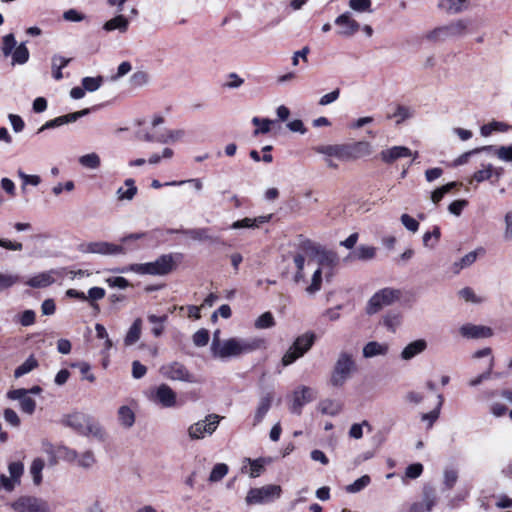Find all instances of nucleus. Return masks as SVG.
Masks as SVG:
<instances>
[{"instance_id": "79ce46f5", "label": "nucleus", "mask_w": 512, "mask_h": 512, "mask_svg": "<svg viewBox=\"0 0 512 512\" xmlns=\"http://www.w3.org/2000/svg\"><path fill=\"white\" fill-rule=\"evenodd\" d=\"M509 129V125L504 122L492 121L486 125H483L480 129L481 135L487 137L494 131L506 132Z\"/></svg>"}, {"instance_id": "052dcab7", "label": "nucleus", "mask_w": 512, "mask_h": 512, "mask_svg": "<svg viewBox=\"0 0 512 512\" xmlns=\"http://www.w3.org/2000/svg\"><path fill=\"white\" fill-rule=\"evenodd\" d=\"M371 0H350L349 7L356 12H371Z\"/></svg>"}, {"instance_id": "72a5a7b5", "label": "nucleus", "mask_w": 512, "mask_h": 512, "mask_svg": "<svg viewBox=\"0 0 512 512\" xmlns=\"http://www.w3.org/2000/svg\"><path fill=\"white\" fill-rule=\"evenodd\" d=\"M185 136L183 129L165 130L158 135V143L169 144L181 141Z\"/></svg>"}, {"instance_id": "6e6d98bb", "label": "nucleus", "mask_w": 512, "mask_h": 512, "mask_svg": "<svg viewBox=\"0 0 512 512\" xmlns=\"http://www.w3.org/2000/svg\"><path fill=\"white\" fill-rule=\"evenodd\" d=\"M228 473V466L224 463L216 464L209 476L210 482H218L223 479Z\"/></svg>"}, {"instance_id": "338daca9", "label": "nucleus", "mask_w": 512, "mask_h": 512, "mask_svg": "<svg viewBox=\"0 0 512 512\" xmlns=\"http://www.w3.org/2000/svg\"><path fill=\"white\" fill-rule=\"evenodd\" d=\"M300 357H302L301 353H299L297 349L292 345L284 354L282 358V364L284 366H288L295 362Z\"/></svg>"}, {"instance_id": "393cba45", "label": "nucleus", "mask_w": 512, "mask_h": 512, "mask_svg": "<svg viewBox=\"0 0 512 512\" xmlns=\"http://www.w3.org/2000/svg\"><path fill=\"white\" fill-rule=\"evenodd\" d=\"M427 348V342L424 339H417L415 341L410 342L408 345L404 347L401 352V358L403 360H411L415 356L424 352Z\"/></svg>"}, {"instance_id": "09e8293b", "label": "nucleus", "mask_w": 512, "mask_h": 512, "mask_svg": "<svg viewBox=\"0 0 512 512\" xmlns=\"http://www.w3.org/2000/svg\"><path fill=\"white\" fill-rule=\"evenodd\" d=\"M105 295V289L101 287H92L88 290V293L86 295V301H88L94 309L98 310L99 307L96 304V302L103 299Z\"/></svg>"}, {"instance_id": "b1692460", "label": "nucleus", "mask_w": 512, "mask_h": 512, "mask_svg": "<svg viewBox=\"0 0 512 512\" xmlns=\"http://www.w3.org/2000/svg\"><path fill=\"white\" fill-rule=\"evenodd\" d=\"M411 155L412 151L405 146H393L379 153L381 161L387 164H391L400 158L410 157Z\"/></svg>"}, {"instance_id": "37998d69", "label": "nucleus", "mask_w": 512, "mask_h": 512, "mask_svg": "<svg viewBox=\"0 0 512 512\" xmlns=\"http://www.w3.org/2000/svg\"><path fill=\"white\" fill-rule=\"evenodd\" d=\"M167 315L156 316L154 314L148 315V321L153 324L152 333L154 336L159 337L164 331V323L167 321Z\"/></svg>"}, {"instance_id": "f03ea898", "label": "nucleus", "mask_w": 512, "mask_h": 512, "mask_svg": "<svg viewBox=\"0 0 512 512\" xmlns=\"http://www.w3.org/2000/svg\"><path fill=\"white\" fill-rule=\"evenodd\" d=\"M181 258V254H163L153 262L131 264L128 267L120 269L119 272H133L140 275L163 276L172 272Z\"/></svg>"}, {"instance_id": "cd10ccee", "label": "nucleus", "mask_w": 512, "mask_h": 512, "mask_svg": "<svg viewBox=\"0 0 512 512\" xmlns=\"http://www.w3.org/2000/svg\"><path fill=\"white\" fill-rule=\"evenodd\" d=\"M129 21L123 15H117L114 18L106 21L103 29L107 32L118 30L120 33H125L128 30Z\"/></svg>"}, {"instance_id": "6ab92c4d", "label": "nucleus", "mask_w": 512, "mask_h": 512, "mask_svg": "<svg viewBox=\"0 0 512 512\" xmlns=\"http://www.w3.org/2000/svg\"><path fill=\"white\" fill-rule=\"evenodd\" d=\"M90 109L86 108L77 112L69 113L66 115L58 116L52 120L47 121L43 124L39 129L38 133L43 132L46 129H52L56 127H60L65 124L76 122L79 118L88 115Z\"/></svg>"}, {"instance_id": "6e6552de", "label": "nucleus", "mask_w": 512, "mask_h": 512, "mask_svg": "<svg viewBox=\"0 0 512 512\" xmlns=\"http://www.w3.org/2000/svg\"><path fill=\"white\" fill-rule=\"evenodd\" d=\"M282 488L279 485L269 484L259 488H251L246 497L247 505L265 504L278 499L281 496Z\"/></svg>"}, {"instance_id": "680f3d73", "label": "nucleus", "mask_w": 512, "mask_h": 512, "mask_svg": "<svg viewBox=\"0 0 512 512\" xmlns=\"http://www.w3.org/2000/svg\"><path fill=\"white\" fill-rule=\"evenodd\" d=\"M184 233L189 235L194 240H198V241L212 240V237L208 234L207 228L187 230V231H184Z\"/></svg>"}, {"instance_id": "473e14b6", "label": "nucleus", "mask_w": 512, "mask_h": 512, "mask_svg": "<svg viewBox=\"0 0 512 512\" xmlns=\"http://www.w3.org/2000/svg\"><path fill=\"white\" fill-rule=\"evenodd\" d=\"M315 341L314 333H305L296 338L293 343V346L297 349L299 353L303 356L307 351L310 350Z\"/></svg>"}, {"instance_id": "412c9836", "label": "nucleus", "mask_w": 512, "mask_h": 512, "mask_svg": "<svg viewBox=\"0 0 512 512\" xmlns=\"http://www.w3.org/2000/svg\"><path fill=\"white\" fill-rule=\"evenodd\" d=\"M335 24L339 27L337 34L342 37H350L360 29V24L348 12L339 15Z\"/></svg>"}, {"instance_id": "5701e85b", "label": "nucleus", "mask_w": 512, "mask_h": 512, "mask_svg": "<svg viewBox=\"0 0 512 512\" xmlns=\"http://www.w3.org/2000/svg\"><path fill=\"white\" fill-rule=\"evenodd\" d=\"M272 402L273 395L271 393H266L265 395L260 397L253 414V427L258 426L264 420L265 416L267 415L272 406Z\"/></svg>"}, {"instance_id": "20e7f679", "label": "nucleus", "mask_w": 512, "mask_h": 512, "mask_svg": "<svg viewBox=\"0 0 512 512\" xmlns=\"http://www.w3.org/2000/svg\"><path fill=\"white\" fill-rule=\"evenodd\" d=\"M356 369L352 354L345 351L340 352L332 369L330 384L337 388L343 387Z\"/></svg>"}, {"instance_id": "dca6fc26", "label": "nucleus", "mask_w": 512, "mask_h": 512, "mask_svg": "<svg viewBox=\"0 0 512 512\" xmlns=\"http://www.w3.org/2000/svg\"><path fill=\"white\" fill-rule=\"evenodd\" d=\"M137 402L131 400L129 404H123L117 409V420L124 429H130L136 421Z\"/></svg>"}, {"instance_id": "423d86ee", "label": "nucleus", "mask_w": 512, "mask_h": 512, "mask_svg": "<svg viewBox=\"0 0 512 512\" xmlns=\"http://www.w3.org/2000/svg\"><path fill=\"white\" fill-rule=\"evenodd\" d=\"M1 50L5 57H12V65H23L29 60V50L26 42L17 45L13 33H9L2 38Z\"/></svg>"}, {"instance_id": "13d9d810", "label": "nucleus", "mask_w": 512, "mask_h": 512, "mask_svg": "<svg viewBox=\"0 0 512 512\" xmlns=\"http://www.w3.org/2000/svg\"><path fill=\"white\" fill-rule=\"evenodd\" d=\"M321 283H322V271L320 268H317L314 272H313V276H312V282L311 284L306 288V292L310 295L316 293L317 291L320 290L321 288Z\"/></svg>"}, {"instance_id": "a878e982", "label": "nucleus", "mask_w": 512, "mask_h": 512, "mask_svg": "<svg viewBox=\"0 0 512 512\" xmlns=\"http://www.w3.org/2000/svg\"><path fill=\"white\" fill-rule=\"evenodd\" d=\"M243 463L244 464L241 468L242 472L248 473L251 478H256L263 472L265 460L263 458H258L255 460L245 458Z\"/></svg>"}, {"instance_id": "69168bd1", "label": "nucleus", "mask_w": 512, "mask_h": 512, "mask_svg": "<svg viewBox=\"0 0 512 512\" xmlns=\"http://www.w3.org/2000/svg\"><path fill=\"white\" fill-rule=\"evenodd\" d=\"M8 470L10 477L20 484V478L24 471L23 464L21 462H12L9 464Z\"/></svg>"}, {"instance_id": "f8f14e48", "label": "nucleus", "mask_w": 512, "mask_h": 512, "mask_svg": "<svg viewBox=\"0 0 512 512\" xmlns=\"http://www.w3.org/2000/svg\"><path fill=\"white\" fill-rule=\"evenodd\" d=\"M161 375L172 381H181L195 383L196 379L193 374L180 362H171L160 367Z\"/></svg>"}, {"instance_id": "58836bf2", "label": "nucleus", "mask_w": 512, "mask_h": 512, "mask_svg": "<svg viewBox=\"0 0 512 512\" xmlns=\"http://www.w3.org/2000/svg\"><path fill=\"white\" fill-rule=\"evenodd\" d=\"M78 162L81 166L93 170L98 169L101 165V159L95 152L80 156Z\"/></svg>"}, {"instance_id": "0eeeda50", "label": "nucleus", "mask_w": 512, "mask_h": 512, "mask_svg": "<svg viewBox=\"0 0 512 512\" xmlns=\"http://www.w3.org/2000/svg\"><path fill=\"white\" fill-rule=\"evenodd\" d=\"M401 297V291L394 288H383L374 293L366 305V313L373 315L378 313L384 307L393 304Z\"/></svg>"}, {"instance_id": "f704fd0d", "label": "nucleus", "mask_w": 512, "mask_h": 512, "mask_svg": "<svg viewBox=\"0 0 512 512\" xmlns=\"http://www.w3.org/2000/svg\"><path fill=\"white\" fill-rule=\"evenodd\" d=\"M141 329H142V320L140 318H137L131 327L129 328L124 343L126 346H131L135 344L139 339L141 335Z\"/></svg>"}, {"instance_id": "774afa93", "label": "nucleus", "mask_w": 512, "mask_h": 512, "mask_svg": "<svg viewBox=\"0 0 512 512\" xmlns=\"http://www.w3.org/2000/svg\"><path fill=\"white\" fill-rule=\"evenodd\" d=\"M19 281V277L13 274H0V292L13 286Z\"/></svg>"}, {"instance_id": "bb28decb", "label": "nucleus", "mask_w": 512, "mask_h": 512, "mask_svg": "<svg viewBox=\"0 0 512 512\" xmlns=\"http://www.w3.org/2000/svg\"><path fill=\"white\" fill-rule=\"evenodd\" d=\"M126 189L124 187H119L116 191V197L119 201H131L136 196L138 189L135 185V181L131 178L126 179L124 182Z\"/></svg>"}, {"instance_id": "4d7b16f0", "label": "nucleus", "mask_w": 512, "mask_h": 512, "mask_svg": "<svg viewBox=\"0 0 512 512\" xmlns=\"http://www.w3.org/2000/svg\"><path fill=\"white\" fill-rule=\"evenodd\" d=\"M275 325V320L271 312H265L255 321L257 329H267Z\"/></svg>"}, {"instance_id": "2eb2a0df", "label": "nucleus", "mask_w": 512, "mask_h": 512, "mask_svg": "<svg viewBox=\"0 0 512 512\" xmlns=\"http://www.w3.org/2000/svg\"><path fill=\"white\" fill-rule=\"evenodd\" d=\"M293 401L290 407L292 413L301 414L302 407L316 398L315 391L308 386H299L293 391Z\"/></svg>"}, {"instance_id": "1a4fd4ad", "label": "nucleus", "mask_w": 512, "mask_h": 512, "mask_svg": "<svg viewBox=\"0 0 512 512\" xmlns=\"http://www.w3.org/2000/svg\"><path fill=\"white\" fill-rule=\"evenodd\" d=\"M221 417L217 414H209L203 420H199L188 428V435L192 440H200L212 435L217 429Z\"/></svg>"}, {"instance_id": "e2e57ef3", "label": "nucleus", "mask_w": 512, "mask_h": 512, "mask_svg": "<svg viewBox=\"0 0 512 512\" xmlns=\"http://www.w3.org/2000/svg\"><path fill=\"white\" fill-rule=\"evenodd\" d=\"M73 367H78L80 370V373L82 374V378L85 380H88L89 382L93 383L96 380L95 375L91 372V366L87 362H80L77 364H73Z\"/></svg>"}, {"instance_id": "c9c22d12", "label": "nucleus", "mask_w": 512, "mask_h": 512, "mask_svg": "<svg viewBox=\"0 0 512 512\" xmlns=\"http://www.w3.org/2000/svg\"><path fill=\"white\" fill-rule=\"evenodd\" d=\"M319 410L330 416L338 415L342 410V404L338 401L326 399L319 403Z\"/></svg>"}, {"instance_id": "ea45409f", "label": "nucleus", "mask_w": 512, "mask_h": 512, "mask_svg": "<svg viewBox=\"0 0 512 512\" xmlns=\"http://www.w3.org/2000/svg\"><path fill=\"white\" fill-rule=\"evenodd\" d=\"M443 401H444L443 396L441 394H439L438 395V404L435 407V409H433L432 411H430L428 413H423L421 415V420L423 422L427 423L428 428H431L433 426V424L435 423V421L439 418L440 409L443 404Z\"/></svg>"}, {"instance_id": "a19ab883", "label": "nucleus", "mask_w": 512, "mask_h": 512, "mask_svg": "<svg viewBox=\"0 0 512 512\" xmlns=\"http://www.w3.org/2000/svg\"><path fill=\"white\" fill-rule=\"evenodd\" d=\"M44 466V460L41 458L34 459L30 466V473L32 475L33 482L37 486L42 482V470L44 469Z\"/></svg>"}, {"instance_id": "4468645a", "label": "nucleus", "mask_w": 512, "mask_h": 512, "mask_svg": "<svg viewBox=\"0 0 512 512\" xmlns=\"http://www.w3.org/2000/svg\"><path fill=\"white\" fill-rule=\"evenodd\" d=\"M151 400L164 408L177 406V395L167 384H161L151 392Z\"/></svg>"}, {"instance_id": "2f4dec72", "label": "nucleus", "mask_w": 512, "mask_h": 512, "mask_svg": "<svg viewBox=\"0 0 512 512\" xmlns=\"http://www.w3.org/2000/svg\"><path fill=\"white\" fill-rule=\"evenodd\" d=\"M388 352V345L376 341L368 342L363 347V356L365 358H372L375 356L386 355Z\"/></svg>"}, {"instance_id": "4c0bfd02", "label": "nucleus", "mask_w": 512, "mask_h": 512, "mask_svg": "<svg viewBox=\"0 0 512 512\" xmlns=\"http://www.w3.org/2000/svg\"><path fill=\"white\" fill-rule=\"evenodd\" d=\"M38 367V361L36 358L31 355L29 356L20 366H18L14 371V377L20 378L25 374L30 373L32 370Z\"/></svg>"}, {"instance_id": "864d4df0", "label": "nucleus", "mask_w": 512, "mask_h": 512, "mask_svg": "<svg viewBox=\"0 0 512 512\" xmlns=\"http://www.w3.org/2000/svg\"><path fill=\"white\" fill-rule=\"evenodd\" d=\"M252 123L257 126V129L254 131V135L257 136L259 134H266L271 130V124L273 123L272 120L267 118H259L254 117L252 119Z\"/></svg>"}, {"instance_id": "c85d7f7f", "label": "nucleus", "mask_w": 512, "mask_h": 512, "mask_svg": "<svg viewBox=\"0 0 512 512\" xmlns=\"http://www.w3.org/2000/svg\"><path fill=\"white\" fill-rule=\"evenodd\" d=\"M55 279L53 277V272H42L33 277H31L26 284L32 288H44L52 283H54Z\"/></svg>"}, {"instance_id": "8fccbe9b", "label": "nucleus", "mask_w": 512, "mask_h": 512, "mask_svg": "<svg viewBox=\"0 0 512 512\" xmlns=\"http://www.w3.org/2000/svg\"><path fill=\"white\" fill-rule=\"evenodd\" d=\"M371 482V478L368 475H363L353 483L346 486L345 490L348 493H358L366 488Z\"/></svg>"}, {"instance_id": "c756f323", "label": "nucleus", "mask_w": 512, "mask_h": 512, "mask_svg": "<svg viewBox=\"0 0 512 512\" xmlns=\"http://www.w3.org/2000/svg\"><path fill=\"white\" fill-rule=\"evenodd\" d=\"M469 6L468 0H440L439 7L450 14H457L466 10Z\"/></svg>"}, {"instance_id": "de8ad7c7", "label": "nucleus", "mask_w": 512, "mask_h": 512, "mask_svg": "<svg viewBox=\"0 0 512 512\" xmlns=\"http://www.w3.org/2000/svg\"><path fill=\"white\" fill-rule=\"evenodd\" d=\"M376 255V248L373 246L361 245L353 252V258L358 260H370Z\"/></svg>"}, {"instance_id": "7ed1b4c3", "label": "nucleus", "mask_w": 512, "mask_h": 512, "mask_svg": "<svg viewBox=\"0 0 512 512\" xmlns=\"http://www.w3.org/2000/svg\"><path fill=\"white\" fill-rule=\"evenodd\" d=\"M469 27V20L456 19L429 31L425 37L431 42H444L450 38L464 37L468 33Z\"/></svg>"}, {"instance_id": "f257e3e1", "label": "nucleus", "mask_w": 512, "mask_h": 512, "mask_svg": "<svg viewBox=\"0 0 512 512\" xmlns=\"http://www.w3.org/2000/svg\"><path fill=\"white\" fill-rule=\"evenodd\" d=\"M266 341L258 337L250 338H229L223 341V344L217 342L213 347V357L225 360L232 357H239L244 354L252 353L258 349L265 348Z\"/></svg>"}, {"instance_id": "a211bd4d", "label": "nucleus", "mask_w": 512, "mask_h": 512, "mask_svg": "<svg viewBox=\"0 0 512 512\" xmlns=\"http://www.w3.org/2000/svg\"><path fill=\"white\" fill-rule=\"evenodd\" d=\"M503 172L504 170L502 167H495L491 163H482L480 169L473 173L468 182L469 184H472L473 182L481 183L491 179L493 176L496 179H500Z\"/></svg>"}, {"instance_id": "5fc2aeb1", "label": "nucleus", "mask_w": 512, "mask_h": 512, "mask_svg": "<svg viewBox=\"0 0 512 512\" xmlns=\"http://www.w3.org/2000/svg\"><path fill=\"white\" fill-rule=\"evenodd\" d=\"M103 83V78L98 77H84L82 79V87L85 91L94 92L100 88Z\"/></svg>"}, {"instance_id": "ddd939ff", "label": "nucleus", "mask_w": 512, "mask_h": 512, "mask_svg": "<svg viewBox=\"0 0 512 512\" xmlns=\"http://www.w3.org/2000/svg\"><path fill=\"white\" fill-rule=\"evenodd\" d=\"M371 153V144L366 141L341 144V161H354Z\"/></svg>"}, {"instance_id": "39448f33", "label": "nucleus", "mask_w": 512, "mask_h": 512, "mask_svg": "<svg viewBox=\"0 0 512 512\" xmlns=\"http://www.w3.org/2000/svg\"><path fill=\"white\" fill-rule=\"evenodd\" d=\"M63 423L83 435H93L96 437L102 435V427L94 422L88 415L81 412H73L67 415Z\"/></svg>"}, {"instance_id": "e433bc0d", "label": "nucleus", "mask_w": 512, "mask_h": 512, "mask_svg": "<svg viewBox=\"0 0 512 512\" xmlns=\"http://www.w3.org/2000/svg\"><path fill=\"white\" fill-rule=\"evenodd\" d=\"M478 252H483L482 248H479L475 251H471L463 256L458 262L453 264V269L455 273H459L463 268L471 266L477 259Z\"/></svg>"}, {"instance_id": "603ef678", "label": "nucleus", "mask_w": 512, "mask_h": 512, "mask_svg": "<svg viewBox=\"0 0 512 512\" xmlns=\"http://www.w3.org/2000/svg\"><path fill=\"white\" fill-rule=\"evenodd\" d=\"M401 322V315L398 313H388L383 319L384 326L391 332H395Z\"/></svg>"}, {"instance_id": "0e129e2a", "label": "nucleus", "mask_w": 512, "mask_h": 512, "mask_svg": "<svg viewBox=\"0 0 512 512\" xmlns=\"http://www.w3.org/2000/svg\"><path fill=\"white\" fill-rule=\"evenodd\" d=\"M495 150V156L503 162H512V145L499 146Z\"/></svg>"}, {"instance_id": "9b49d317", "label": "nucleus", "mask_w": 512, "mask_h": 512, "mask_svg": "<svg viewBox=\"0 0 512 512\" xmlns=\"http://www.w3.org/2000/svg\"><path fill=\"white\" fill-rule=\"evenodd\" d=\"M80 251L83 253L99 254L103 256L124 255L127 249L120 244H114L107 241H92L82 243Z\"/></svg>"}, {"instance_id": "3c124183", "label": "nucleus", "mask_w": 512, "mask_h": 512, "mask_svg": "<svg viewBox=\"0 0 512 512\" xmlns=\"http://www.w3.org/2000/svg\"><path fill=\"white\" fill-rule=\"evenodd\" d=\"M493 367H494V357H491L488 360L486 370L483 373H481L480 375H478L477 377L469 380V383H468L469 386L476 387V386L480 385L483 381L488 380L492 374Z\"/></svg>"}, {"instance_id": "f3484780", "label": "nucleus", "mask_w": 512, "mask_h": 512, "mask_svg": "<svg viewBox=\"0 0 512 512\" xmlns=\"http://www.w3.org/2000/svg\"><path fill=\"white\" fill-rule=\"evenodd\" d=\"M422 497V501L413 502L409 506V512H430L437 503L435 490L430 486L424 487Z\"/></svg>"}, {"instance_id": "9d476101", "label": "nucleus", "mask_w": 512, "mask_h": 512, "mask_svg": "<svg viewBox=\"0 0 512 512\" xmlns=\"http://www.w3.org/2000/svg\"><path fill=\"white\" fill-rule=\"evenodd\" d=\"M10 506L15 512H50L48 502L33 495L19 496Z\"/></svg>"}, {"instance_id": "a18cd8bd", "label": "nucleus", "mask_w": 512, "mask_h": 512, "mask_svg": "<svg viewBox=\"0 0 512 512\" xmlns=\"http://www.w3.org/2000/svg\"><path fill=\"white\" fill-rule=\"evenodd\" d=\"M414 116V110L408 106L398 105L395 112L390 116L396 119V123L400 124L403 121L410 119Z\"/></svg>"}, {"instance_id": "aec40b11", "label": "nucleus", "mask_w": 512, "mask_h": 512, "mask_svg": "<svg viewBox=\"0 0 512 512\" xmlns=\"http://www.w3.org/2000/svg\"><path fill=\"white\" fill-rule=\"evenodd\" d=\"M7 397L11 400H19L20 409L26 414H33L36 409V402L28 395L27 389L19 388L10 390Z\"/></svg>"}, {"instance_id": "c03bdc74", "label": "nucleus", "mask_w": 512, "mask_h": 512, "mask_svg": "<svg viewBox=\"0 0 512 512\" xmlns=\"http://www.w3.org/2000/svg\"><path fill=\"white\" fill-rule=\"evenodd\" d=\"M315 151L329 158L336 157L337 159L341 160V144L320 145L315 148Z\"/></svg>"}, {"instance_id": "7c9ffc66", "label": "nucleus", "mask_w": 512, "mask_h": 512, "mask_svg": "<svg viewBox=\"0 0 512 512\" xmlns=\"http://www.w3.org/2000/svg\"><path fill=\"white\" fill-rule=\"evenodd\" d=\"M271 217H272V215L259 216V217L253 218V219L246 217L242 220L235 221L231 225V228L232 229H241V228L258 227L260 224L269 222Z\"/></svg>"}, {"instance_id": "4be33fe9", "label": "nucleus", "mask_w": 512, "mask_h": 512, "mask_svg": "<svg viewBox=\"0 0 512 512\" xmlns=\"http://www.w3.org/2000/svg\"><path fill=\"white\" fill-rule=\"evenodd\" d=\"M459 333L467 339H483L493 335L492 329L483 325L467 323L459 328Z\"/></svg>"}, {"instance_id": "49530a36", "label": "nucleus", "mask_w": 512, "mask_h": 512, "mask_svg": "<svg viewBox=\"0 0 512 512\" xmlns=\"http://www.w3.org/2000/svg\"><path fill=\"white\" fill-rule=\"evenodd\" d=\"M150 81L148 72L144 70L135 71L130 77V85L136 88L147 85Z\"/></svg>"}, {"instance_id": "bf43d9fd", "label": "nucleus", "mask_w": 512, "mask_h": 512, "mask_svg": "<svg viewBox=\"0 0 512 512\" xmlns=\"http://www.w3.org/2000/svg\"><path fill=\"white\" fill-rule=\"evenodd\" d=\"M95 461L93 452L86 451L78 456L77 465L84 469H89L94 465Z\"/></svg>"}]
</instances>
